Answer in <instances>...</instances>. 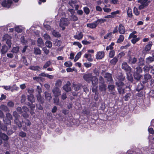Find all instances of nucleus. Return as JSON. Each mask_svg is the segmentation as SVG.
Here are the masks:
<instances>
[{
    "label": "nucleus",
    "mask_w": 154,
    "mask_h": 154,
    "mask_svg": "<svg viewBox=\"0 0 154 154\" xmlns=\"http://www.w3.org/2000/svg\"><path fill=\"white\" fill-rule=\"evenodd\" d=\"M104 56V53L103 51H99L97 52L96 55V58L97 59H102Z\"/></svg>",
    "instance_id": "obj_12"
},
{
    "label": "nucleus",
    "mask_w": 154,
    "mask_h": 154,
    "mask_svg": "<svg viewBox=\"0 0 154 154\" xmlns=\"http://www.w3.org/2000/svg\"><path fill=\"white\" fill-rule=\"evenodd\" d=\"M28 100L30 102L26 103V104L28 106H29L30 108L32 110H33L35 106V105L33 104L35 102V99L33 96L32 94L28 95Z\"/></svg>",
    "instance_id": "obj_2"
},
{
    "label": "nucleus",
    "mask_w": 154,
    "mask_h": 154,
    "mask_svg": "<svg viewBox=\"0 0 154 154\" xmlns=\"http://www.w3.org/2000/svg\"><path fill=\"white\" fill-rule=\"evenodd\" d=\"M71 84L69 81H67L66 84L63 86V89L66 92L70 91L71 90Z\"/></svg>",
    "instance_id": "obj_7"
},
{
    "label": "nucleus",
    "mask_w": 154,
    "mask_h": 154,
    "mask_svg": "<svg viewBox=\"0 0 154 154\" xmlns=\"http://www.w3.org/2000/svg\"><path fill=\"white\" fill-rule=\"evenodd\" d=\"M82 55V53L81 51L79 52L76 55L74 59V61L75 62L77 61L81 57Z\"/></svg>",
    "instance_id": "obj_33"
},
{
    "label": "nucleus",
    "mask_w": 154,
    "mask_h": 154,
    "mask_svg": "<svg viewBox=\"0 0 154 154\" xmlns=\"http://www.w3.org/2000/svg\"><path fill=\"white\" fill-rule=\"evenodd\" d=\"M152 45V42H149L148 44L146 45L145 47L144 51L146 52L149 51L150 50Z\"/></svg>",
    "instance_id": "obj_17"
},
{
    "label": "nucleus",
    "mask_w": 154,
    "mask_h": 154,
    "mask_svg": "<svg viewBox=\"0 0 154 154\" xmlns=\"http://www.w3.org/2000/svg\"><path fill=\"white\" fill-rule=\"evenodd\" d=\"M108 88L110 93L113 95L115 94V86L113 85H108Z\"/></svg>",
    "instance_id": "obj_10"
},
{
    "label": "nucleus",
    "mask_w": 154,
    "mask_h": 154,
    "mask_svg": "<svg viewBox=\"0 0 154 154\" xmlns=\"http://www.w3.org/2000/svg\"><path fill=\"white\" fill-rule=\"evenodd\" d=\"M12 119V115L9 112L7 113L6 114V117L3 119L4 122L7 125H11V120Z\"/></svg>",
    "instance_id": "obj_5"
},
{
    "label": "nucleus",
    "mask_w": 154,
    "mask_h": 154,
    "mask_svg": "<svg viewBox=\"0 0 154 154\" xmlns=\"http://www.w3.org/2000/svg\"><path fill=\"white\" fill-rule=\"evenodd\" d=\"M134 73H141L142 72V70L140 67L138 66L135 69Z\"/></svg>",
    "instance_id": "obj_52"
},
{
    "label": "nucleus",
    "mask_w": 154,
    "mask_h": 154,
    "mask_svg": "<svg viewBox=\"0 0 154 154\" xmlns=\"http://www.w3.org/2000/svg\"><path fill=\"white\" fill-rule=\"evenodd\" d=\"M119 31L120 33L122 34H123L125 33V29L124 26L122 24H120L119 25Z\"/></svg>",
    "instance_id": "obj_16"
},
{
    "label": "nucleus",
    "mask_w": 154,
    "mask_h": 154,
    "mask_svg": "<svg viewBox=\"0 0 154 154\" xmlns=\"http://www.w3.org/2000/svg\"><path fill=\"white\" fill-rule=\"evenodd\" d=\"M84 11L85 13L87 14H88L90 12L89 9L87 7H85L83 8Z\"/></svg>",
    "instance_id": "obj_53"
},
{
    "label": "nucleus",
    "mask_w": 154,
    "mask_h": 154,
    "mask_svg": "<svg viewBox=\"0 0 154 154\" xmlns=\"http://www.w3.org/2000/svg\"><path fill=\"white\" fill-rule=\"evenodd\" d=\"M140 39V38H136L134 39H132L131 40V42L134 44L136 43V42L139 41Z\"/></svg>",
    "instance_id": "obj_63"
},
{
    "label": "nucleus",
    "mask_w": 154,
    "mask_h": 154,
    "mask_svg": "<svg viewBox=\"0 0 154 154\" xmlns=\"http://www.w3.org/2000/svg\"><path fill=\"white\" fill-rule=\"evenodd\" d=\"M20 40L21 42L23 43V45H26L27 43V41L25 40V37L24 36L21 37Z\"/></svg>",
    "instance_id": "obj_47"
},
{
    "label": "nucleus",
    "mask_w": 154,
    "mask_h": 154,
    "mask_svg": "<svg viewBox=\"0 0 154 154\" xmlns=\"http://www.w3.org/2000/svg\"><path fill=\"white\" fill-rule=\"evenodd\" d=\"M77 3V1L76 0H71L69 1V4L71 6H72V5Z\"/></svg>",
    "instance_id": "obj_61"
},
{
    "label": "nucleus",
    "mask_w": 154,
    "mask_h": 154,
    "mask_svg": "<svg viewBox=\"0 0 154 154\" xmlns=\"http://www.w3.org/2000/svg\"><path fill=\"white\" fill-rule=\"evenodd\" d=\"M53 35L56 37L59 38L61 36V35L59 32H56L55 31H53Z\"/></svg>",
    "instance_id": "obj_42"
},
{
    "label": "nucleus",
    "mask_w": 154,
    "mask_h": 154,
    "mask_svg": "<svg viewBox=\"0 0 154 154\" xmlns=\"http://www.w3.org/2000/svg\"><path fill=\"white\" fill-rule=\"evenodd\" d=\"M70 19L73 21H75L78 20V18L76 15L72 14L70 16Z\"/></svg>",
    "instance_id": "obj_45"
},
{
    "label": "nucleus",
    "mask_w": 154,
    "mask_h": 154,
    "mask_svg": "<svg viewBox=\"0 0 154 154\" xmlns=\"http://www.w3.org/2000/svg\"><path fill=\"white\" fill-rule=\"evenodd\" d=\"M19 118L15 119L14 122L15 124L19 127H21L22 126L21 122L19 120Z\"/></svg>",
    "instance_id": "obj_27"
},
{
    "label": "nucleus",
    "mask_w": 154,
    "mask_h": 154,
    "mask_svg": "<svg viewBox=\"0 0 154 154\" xmlns=\"http://www.w3.org/2000/svg\"><path fill=\"white\" fill-rule=\"evenodd\" d=\"M83 35L82 32H80L78 34L74 35V38L77 40H80L82 38Z\"/></svg>",
    "instance_id": "obj_21"
},
{
    "label": "nucleus",
    "mask_w": 154,
    "mask_h": 154,
    "mask_svg": "<svg viewBox=\"0 0 154 154\" xmlns=\"http://www.w3.org/2000/svg\"><path fill=\"white\" fill-rule=\"evenodd\" d=\"M14 28L15 31L18 33H21L23 31L22 29L18 26L15 27Z\"/></svg>",
    "instance_id": "obj_40"
},
{
    "label": "nucleus",
    "mask_w": 154,
    "mask_h": 154,
    "mask_svg": "<svg viewBox=\"0 0 154 154\" xmlns=\"http://www.w3.org/2000/svg\"><path fill=\"white\" fill-rule=\"evenodd\" d=\"M152 77L151 75L148 73L146 74L144 76V80L143 82V84L147 83L148 81L151 79Z\"/></svg>",
    "instance_id": "obj_11"
},
{
    "label": "nucleus",
    "mask_w": 154,
    "mask_h": 154,
    "mask_svg": "<svg viewBox=\"0 0 154 154\" xmlns=\"http://www.w3.org/2000/svg\"><path fill=\"white\" fill-rule=\"evenodd\" d=\"M62 25L65 26H66L68 25L67 19L64 18H61L60 22V26L62 27Z\"/></svg>",
    "instance_id": "obj_8"
},
{
    "label": "nucleus",
    "mask_w": 154,
    "mask_h": 154,
    "mask_svg": "<svg viewBox=\"0 0 154 154\" xmlns=\"http://www.w3.org/2000/svg\"><path fill=\"white\" fill-rule=\"evenodd\" d=\"M45 44L47 47L49 48L51 47L52 46V43L50 41H47Z\"/></svg>",
    "instance_id": "obj_41"
},
{
    "label": "nucleus",
    "mask_w": 154,
    "mask_h": 154,
    "mask_svg": "<svg viewBox=\"0 0 154 154\" xmlns=\"http://www.w3.org/2000/svg\"><path fill=\"white\" fill-rule=\"evenodd\" d=\"M84 57L86 58L87 60L90 62L92 61L93 58L92 55L89 54H85L84 56Z\"/></svg>",
    "instance_id": "obj_14"
},
{
    "label": "nucleus",
    "mask_w": 154,
    "mask_h": 154,
    "mask_svg": "<svg viewBox=\"0 0 154 154\" xmlns=\"http://www.w3.org/2000/svg\"><path fill=\"white\" fill-rule=\"evenodd\" d=\"M118 61V59L117 58L115 57H114L110 61V63L113 65H115L116 64L117 62Z\"/></svg>",
    "instance_id": "obj_39"
},
{
    "label": "nucleus",
    "mask_w": 154,
    "mask_h": 154,
    "mask_svg": "<svg viewBox=\"0 0 154 154\" xmlns=\"http://www.w3.org/2000/svg\"><path fill=\"white\" fill-rule=\"evenodd\" d=\"M154 61V56L149 57L146 59V63L149 64Z\"/></svg>",
    "instance_id": "obj_20"
},
{
    "label": "nucleus",
    "mask_w": 154,
    "mask_h": 154,
    "mask_svg": "<svg viewBox=\"0 0 154 154\" xmlns=\"http://www.w3.org/2000/svg\"><path fill=\"white\" fill-rule=\"evenodd\" d=\"M127 13L128 16L129 17H131L132 16V10L130 8H128L127 11Z\"/></svg>",
    "instance_id": "obj_38"
},
{
    "label": "nucleus",
    "mask_w": 154,
    "mask_h": 154,
    "mask_svg": "<svg viewBox=\"0 0 154 154\" xmlns=\"http://www.w3.org/2000/svg\"><path fill=\"white\" fill-rule=\"evenodd\" d=\"M124 39V37L123 35H120L119 36V38L118 39L117 41V43H121L123 41Z\"/></svg>",
    "instance_id": "obj_48"
},
{
    "label": "nucleus",
    "mask_w": 154,
    "mask_h": 154,
    "mask_svg": "<svg viewBox=\"0 0 154 154\" xmlns=\"http://www.w3.org/2000/svg\"><path fill=\"white\" fill-rule=\"evenodd\" d=\"M97 24H96L95 21L94 23H89L87 24L88 27H89L91 29H94L97 26Z\"/></svg>",
    "instance_id": "obj_22"
},
{
    "label": "nucleus",
    "mask_w": 154,
    "mask_h": 154,
    "mask_svg": "<svg viewBox=\"0 0 154 154\" xmlns=\"http://www.w3.org/2000/svg\"><path fill=\"white\" fill-rule=\"evenodd\" d=\"M0 128L1 129L4 131H6L7 129V127L5 125H3V124H1L0 125Z\"/></svg>",
    "instance_id": "obj_59"
},
{
    "label": "nucleus",
    "mask_w": 154,
    "mask_h": 154,
    "mask_svg": "<svg viewBox=\"0 0 154 154\" xmlns=\"http://www.w3.org/2000/svg\"><path fill=\"white\" fill-rule=\"evenodd\" d=\"M137 2L140 4L138 7L140 10L144 9L146 8L150 2L149 0H139Z\"/></svg>",
    "instance_id": "obj_3"
},
{
    "label": "nucleus",
    "mask_w": 154,
    "mask_h": 154,
    "mask_svg": "<svg viewBox=\"0 0 154 154\" xmlns=\"http://www.w3.org/2000/svg\"><path fill=\"white\" fill-rule=\"evenodd\" d=\"M82 87V84H79L75 85L74 86V89L75 91H78Z\"/></svg>",
    "instance_id": "obj_30"
},
{
    "label": "nucleus",
    "mask_w": 154,
    "mask_h": 154,
    "mask_svg": "<svg viewBox=\"0 0 154 154\" xmlns=\"http://www.w3.org/2000/svg\"><path fill=\"white\" fill-rule=\"evenodd\" d=\"M73 45H77L79 48H81L82 47L81 44L78 42H74L73 43Z\"/></svg>",
    "instance_id": "obj_62"
},
{
    "label": "nucleus",
    "mask_w": 154,
    "mask_h": 154,
    "mask_svg": "<svg viewBox=\"0 0 154 154\" xmlns=\"http://www.w3.org/2000/svg\"><path fill=\"white\" fill-rule=\"evenodd\" d=\"M19 136L23 138L26 136V134L23 131H21L19 133Z\"/></svg>",
    "instance_id": "obj_51"
},
{
    "label": "nucleus",
    "mask_w": 154,
    "mask_h": 154,
    "mask_svg": "<svg viewBox=\"0 0 154 154\" xmlns=\"http://www.w3.org/2000/svg\"><path fill=\"white\" fill-rule=\"evenodd\" d=\"M15 2H17L18 0H13ZM13 2L12 0H4L2 2V5L4 7L9 8L12 5Z\"/></svg>",
    "instance_id": "obj_4"
},
{
    "label": "nucleus",
    "mask_w": 154,
    "mask_h": 154,
    "mask_svg": "<svg viewBox=\"0 0 154 154\" xmlns=\"http://www.w3.org/2000/svg\"><path fill=\"white\" fill-rule=\"evenodd\" d=\"M0 137L2 140L3 139L5 141L8 140L9 138L8 136L6 134L2 133H0Z\"/></svg>",
    "instance_id": "obj_19"
},
{
    "label": "nucleus",
    "mask_w": 154,
    "mask_h": 154,
    "mask_svg": "<svg viewBox=\"0 0 154 154\" xmlns=\"http://www.w3.org/2000/svg\"><path fill=\"white\" fill-rule=\"evenodd\" d=\"M7 106L10 107H13L14 106V102L12 101H10L8 102Z\"/></svg>",
    "instance_id": "obj_60"
},
{
    "label": "nucleus",
    "mask_w": 154,
    "mask_h": 154,
    "mask_svg": "<svg viewBox=\"0 0 154 154\" xmlns=\"http://www.w3.org/2000/svg\"><path fill=\"white\" fill-rule=\"evenodd\" d=\"M143 85L141 83H139L137 86V91H139L143 89Z\"/></svg>",
    "instance_id": "obj_35"
},
{
    "label": "nucleus",
    "mask_w": 154,
    "mask_h": 154,
    "mask_svg": "<svg viewBox=\"0 0 154 154\" xmlns=\"http://www.w3.org/2000/svg\"><path fill=\"white\" fill-rule=\"evenodd\" d=\"M23 62L25 65L27 66L29 65V63L27 62V60L26 58V57L25 56H23L22 57Z\"/></svg>",
    "instance_id": "obj_56"
},
{
    "label": "nucleus",
    "mask_w": 154,
    "mask_h": 154,
    "mask_svg": "<svg viewBox=\"0 0 154 154\" xmlns=\"http://www.w3.org/2000/svg\"><path fill=\"white\" fill-rule=\"evenodd\" d=\"M125 77L123 76L121 74L120 75V76L118 77V79L119 80L118 81H121L122 82L125 80Z\"/></svg>",
    "instance_id": "obj_64"
},
{
    "label": "nucleus",
    "mask_w": 154,
    "mask_h": 154,
    "mask_svg": "<svg viewBox=\"0 0 154 154\" xmlns=\"http://www.w3.org/2000/svg\"><path fill=\"white\" fill-rule=\"evenodd\" d=\"M97 82L95 85H92L93 86L92 88V91L95 93H98L97 91Z\"/></svg>",
    "instance_id": "obj_34"
},
{
    "label": "nucleus",
    "mask_w": 154,
    "mask_h": 154,
    "mask_svg": "<svg viewBox=\"0 0 154 154\" xmlns=\"http://www.w3.org/2000/svg\"><path fill=\"white\" fill-rule=\"evenodd\" d=\"M140 73L134 72V78L137 80H140L142 77V75L140 74Z\"/></svg>",
    "instance_id": "obj_31"
},
{
    "label": "nucleus",
    "mask_w": 154,
    "mask_h": 154,
    "mask_svg": "<svg viewBox=\"0 0 154 154\" xmlns=\"http://www.w3.org/2000/svg\"><path fill=\"white\" fill-rule=\"evenodd\" d=\"M83 77L88 83L91 82L92 85H95L97 82L98 80L96 76H93L92 74L91 73L84 74Z\"/></svg>",
    "instance_id": "obj_1"
},
{
    "label": "nucleus",
    "mask_w": 154,
    "mask_h": 154,
    "mask_svg": "<svg viewBox=\"0 0 154 154\" xmlns=\"http://www.w3.org/2000/svg\"><path fill=\"white\" fill-rule=\"evenodd\" d=\"M119 11L112 12L110 15H106V18H113L116 14H119Z\"/></svg>",
    "instance_id": "obj_13"
},
{
    "label": "nucleus",
    "mask_w": 154,
    "mask_h": 154,
    "mask_svg": "<svg viewBox=\"0 0 154 154\" xmlns=\"http://www.w3.org/2000/svg\"><path fill=\"white\" fill-rule=\"evenodd\" d=\"M138 64L139 66L143 65H144V62L143 58H141L139 59Z\"/></svg>",
    "instance_id": "obj_58"
},
{
    "label": "nucleus",
    "mask_w": 154,
    "mask_h": 154,
    "mask_svg": "<svg viewBox=\"0 0 154 154\" xmlns=\"http://www.w3.org/2000/svg\"><path fill=\"white\" fill-rule=\"evenodd\" d=\"M52 92L55 97L58 96L60 94V91L57 87L54 88L52 90Z\"/></svg>",
    "instance_id": "obj_9"
},
{
    "label": "nucleus",
    "mask_w": 154,
    "mask_h": 154,
    "mask_svg": "<svg viewBox=\"0 0 154 154\" xmlns=\"http://www.w3.org/2000/svg\"><path fill=\"white\" fill-rule=\"evenodd\" d=\"M64 65L67 67H70L72 65V63L71 61L66 62L64 63Z\"/></svg>",
    "instance_id": "obj_55"
},
{
    "label": "nucleus",
    "mask_w": 154,
    "mask_h": 154,
    "mask_svg": "<svg viewBox=\"0 0 154 154\" xmlns=\"http://www.w3.org/2000/svg\"><path fill=\"white\" fill-rule=\"evenodd\" d=\"M153 68V66H152L149 65V66H145L143 68V71L145 72H148L150 70V69H152Z\"/></svg>",
    "instance_id": "obj_24"
},
{
    "label": "nucleus",
    "mask_w": 154,
    "mask_h": 154,
    "mask_svg": "<svg viewBox=\"0 0 154 154\" xmlns=\"http://www.w3.org/2000/svg\"><path fill=\"white\" fill-rule=\"evenodd\" d=\"M116 84L117 86V88L124 87L125 84L121 81H118L116 82Z\"/></svg>",
    "instance_id": "obj_28"
},
{
    "label": "nucleus",
    "mask_w": 154,
    "mask_h": 154,
    "mask_svg": "<svg viewBox=\"0 0 154 154\" xmlns=\"http://www.w3.org/2000/svg\"><path fill=\"white\" fill-rule=\"evenodd\" d=\"M45 99L48 101H50L52 98L51 95L50 93H49L48 91H45Z\"/></svg>",
    "instance_id": "obj_23"
},
{
    "label": "nucleus",
    "mask_w": 154,
    "mask_h": 154,
    "mask_svg": "<svg viewBox=\"0 0 154 154\" xmlns=\"http://www.w3.org/2000/svg\"><path fill=\"white\" fill-rule=\"evenodd\" d=\"M134 12L137 16L138 15L140 14V12L138 11L137 8L135 7H134Z\"/></svg>",
    "instance_id": "obj_57"
},
{
    "label": "nucleus",
    "mask_w": 154,
    "mask_h": 154,
    "mask_svg": "<svg viewBox=\"0 0 154 154\" xmlns=\"http://www.w3.org/2000/svg\"><path fill=\"white\" fill-rule=\"evenodd\" d=\"M106 21V20L105 19H98L95 22L96 24H97L98 25L99 23H102Z\"/></svg>",
    "instance_id": "obj_50"
},
{
    "label": "nucleus",
    "mask_w": 154,
    "mask_h": 154,
    "mask_svg": "<svg viewBox=\"0 0 154 154\" xmlns=\"http://www.w3.org/2000/svg\"><path fill=\"white\" fill-rule=\"evenodd\" d=\"M125 89L124 87L117 88L118 91L120 94H124L125 93Z\"/></svg>",
    "instance_id": "obj_32"
},
{
    "label": "nucleus",
    "mask_w": 154,
    "mask_h": 154,
    "mask_svg": "<svg viewBox=\"0 0 154 154\" xmlns=\"http://www.w3.org/2000/svg\"><path fill=\"white\" fill-rule=\"evenodd\" d=\"M51 64V63L50 61L49 60L46 62L45 63L43 66V68H46L49 67Z\"/></svg>",
    "instance_id": "obj_44"
},
{
    "label": "nucleus",
    "mask_w": 154,
    "mask_h": 154,
    "mask_svg": "<svg viewBox=\"0 0 154 154\" xmlns=\"http://www.w3.org/2000/svg\"><path fill=\"white\" fill-rule=\"evenodd\" d=\"M43 104H42L41 103H39L38 104H36V107L37 108L40 110H42L43 109Z\"/></svg>",
    "instance_id": "obj_49"
},
{
    "label": "nucleus",
    "mask_w": 154,
    "mask_h": 154,
    "mask_svg": "<svg viewBox=\"0 0 154 154\" xmlns=\"http://www.w3.org/2000/svg\"><path fill=\"white\" fill-rule=\"evenodd\" d=\"M40 68L39 66H30L29 67V69L31 70H32L34 71H36L38 70Z\"/></svg>",
    "instance_id": "obj_43"
},
{
    "label": "nucleus",
    "mask_w": 154,
    "mask_h": 154,
    "mask_svg": "<svg viewBox=\"0 0 154 154\" xmlns=\"http://www.w3.org/2000/svg\"><path fill=\"white\" fill-rule=\"evenodd\" d=\"M137 61V59L136 58L134 57L132 58L130 56L129 57L128 62L130 64H134Z\"/></svg>",
    "instance_id": "obj_18"
},
{
    "label": "nucleus",
    "mask_w": 154,
    "mask_h": 154,
    "mask_svg": "<svg viewBox=\"0 0 154 154\" xmlns=\"http://www.w3.org/2000/svg\"><path fill=\"white\" fill-rule=\"evenodd\" d=\"M100 90L101 91H105L106 90V85L104 83L100 84L99 85Z\"/></svg>",
    "instance_id": "obj_29"
},
{
    "label": "nucleus",
    "mask_w": 154,
    "mask_h": 154,
    "mask_svg": "<svg viewBox=\"0 0 154 154\" xmlns=\"http://www.w3.org/2000/svg\"><path fill=\"white\" fill-rule=\"evenodd\" d=\"M8 50V47L6 45H3L2 46V48L1 49V52L2 54H5L7 52Z\"/></svg>",
    "instance_id": "obj_26"
},
{
    "label": "nucleus",
    "mask_w": 154,
    "mask_h": 154,
    "mask_svg": "<svg viewBox=\"0 0 154 154\" xmlns=\"http://www.w3.org/2000/svg\"><path fill=\"white\" fill-rule=\"evenodd\" d=\"M122 68L127 73H130L131 71V69L126 62H124L122 63Z\"/></svg>",
    "instance_id": "obj_6"
},
{
    "label": "nucleus",
    "mask_w": 154,
    "mask_h": 154,
    "mask_svg": "<svg viewBox=\"0 0 154 154\" xmlns=\"http://www.w3.org/2000/svg\"><path fill=\"white\" fill-rule=\"evenodd\" d=\"M20 114H21V115L24 119H27L29 117V115L27 113V112H23Z\"/></svg>",
    "instance_id": "obj_46"
},
{
    "label": "nucleus",
    "mask_w": 154,
    "mask_h": 154,
    "mask_svg": "<svg viewBox=\"0 0 154 154\" xmlns=\"http://www.w3.org/2000/svg\"><path fill=\"white\" fill-rule=\"evenodd\" d=\"M37 42L38 45L39 46H42L43 44L42 39L41 38H38L37 40Z\"/></svg>",
    "instance_id": "obj_36"
},
{
    "label": "nucleus",
    "mask_w": 154,
    "mask_h": 154,
    "mask_svg": "<svg viewBox=\"0 0 154 154\" xmlns=\"http://www.w3.org/2000/svg\"><path fill=\"white\" fill-rule=\"evenodd\" d=\"M34 53L36 54H40L41 53V51L38 48H34Z\"/></svg>",
    "instance_id": "obj_37"
},
{
    "label": "nucleus",
    "mask_w": 154,
    "mask_h": 154,
    "mask_svg": "<svg viewBox=\"0 0 154 154\" xmlns=\"http://www.w3.org/2000/svg\"><path fill=\"white\" fill-rule=\"evenodd\" d=\"M112 79V75L108 73H106V80L108 81H111Z\"/></svg>",
    "instance_id": "obj_54"
},
{
    "label": "nucleus",
    "mask_w": 154,
    "mask_h": 154,
    "mask_svg": "<svg viewBox=\"0 0 154 154\" xmlns=\"http://www.w3.org/2000/svg\"><path fill=\"white\" fill-rule=\"evenodd\" d=\"M0 108L5 112H7L9 111V110L7 106L4 105H1Z\"/></svg>",
    "instance_id": "obj_25"
},
{
    "label": "nucleus",
    "mask_w": 154,
    "mask_h": 154,
    "mask_svg": "<svg viewBox=\"0 0 154 154\" xmlns=\"http://www.w3.org/2000/svg\"><path fill=\"white\" fill-rule=\"evenodd\" d=\"M37 100L39 103H41L42 104H43L44 102V98L42 97L41 94H38L36 96Z\"/></svg>",
    "instance_id": "obj_15"
}]
</instances>
